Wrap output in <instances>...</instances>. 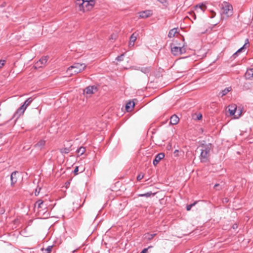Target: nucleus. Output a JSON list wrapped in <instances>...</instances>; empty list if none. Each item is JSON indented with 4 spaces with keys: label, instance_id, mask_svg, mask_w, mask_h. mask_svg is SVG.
I'll return each mask as SVG.
<instances>
[{
    "label": "nucleus",
    "instance_id": "1",
    "mask_svg": "<svg viewBox=\"0 0 253 253\" xmlns=\"http://www.w3.org/2000/svg\"><path fill=\"white\" fill-rule=\"evenodd\" d=\"M95 0L76 2V4L79 5V10L84 12L91 10L95 5Z\"/></svg>",
    "mask_w": 253,
    "mask_h": 253
},
{
    "label": "nucleus",
    "instance_id": "2",
    "mask_svg": "<svg viewBox=\"0 0 253 253\" xmlns=\"http://www.w3.org/2000/svg\"><path fill=\"white\" fill-rule=\"evenodd\" d=\"M86 65L84 64L75 63L68 68L67 72H71V75L76 74L83 71Z\"/></svg>",
    "mask_w": 253,
    "mask_h": 253
},
{
    "label": "nucleus",
    "instance_id": "3",
    "mask_svg": "<svg viewBox=\"0 0 253 253\" xmlns=\"http://www.w3.org/2000/svg\"><path fill=\"white\" fill-rule=\"evenodd\" d=\"M221 14L224 15L226 17L231 16L233 13L232 6L228 2L224 1L221 5Z\"/></svg>",
    "mask_w": 253,
    "mask_h": 253
},
{
    "label": "nucleus",
    "instance_id": "4",
    "mask_svg": "<svg viewBox=\"0 0 253 253\" xmlns=\"http://www.w3.org/2000/svg\"><path fill=\"white\" fill-rule=\"evenodd\" d=\"M211 144L210 143L209 145H206L202 147L200 154V159L201 162H205L207 161L208 154H209L211 150Z\"/></svg>",
    "mask_w": 253,
    "mask_h": 253
},
{
    "label": "nucleus",
    "instance_id": "5",
    "mask_svg": "<svg viewBox=\"0 0 253 253\" xmlns=\"http://www.w3.org/2000/svg\"><path fill=\"white\" fill-rule=\"evenodd\" d=\"M33 99L32 97H29L23 103V105L17 110L15 115H19V116L23 114L27 107L32 103Z\"/></svg>",
    "mask_w": 253,
    "mask_h": 253
},
{
    "label": "nucleus",
    "instance_id": "6",
    "mask_svg": "<svg viewBox=\"0 0 253 253\" xmlns=\"http://www.w3.org/2000/svg\"><path fill=\"white\" fill-rule=\"evenodd\" d=\"M170 48L172 54L174 56L182 54L186 52V49L183 46L179 47L173 44H170Z\"/></svg>",
    "mask_w": 253,
    "mask_h": 253
},
{
    "label": "nucleus",
    "instance_id": "7",
    "mask_svg": "<svg viewBox=\"0 0 253 253\" xmlns=\"http://www.w3.org/2000/svg\"><path fill=\"white\" fill-rule=\"evenodd\" d=\"M152 15V12L151 10H146L139 12V18L145 19L149 17Z\"/></svg>",
    "mask_w": 253,
    "mask_h": 253
},
{
    "label": "nucleus",
    "instance_id": "8",
    "mask_svg": "<svg viewBox=\"0 0 253 253\" xmlns=\"http://www.w3.org/2000/svg\"><path fill=\"white\" fill-rule=\"evenodd\" d=\"M165 157V154L164 153H160L158 154L155 157L153 161V164L154 166H157L159 162Z\"/></svg>",
    "mask_w": 253,
    "mask_h": 253
},
{
    "label": "nucleus",
    "instance_id": "9",
    "mask_svg": "<svg viewBox=\"0 0 253 253\" xmlns=\"http://www.w3.org/2000/svg\"><path fill=\"white\" fill-rule=\"evenodd\" d=\"M138 36V34H137L136 32L133 33L130 37L129 38V42L128 46L129 47H132L134 46V42L136 40L137 37Z\"/></svg>",
    "mask_w": 253,
    "mask_h": 253
},
{
    "label": "nucleus",
    "instance_id": "10",
    "mask_svg": "<svg viewBox=\"0 0 253 253\" xmlns=\"http://www.w3.org/2000/svg\"><path fill=\"white\" fill-rule=\"evenodd\" d=\"M17 171H14L12 172L10 175V180H11V186H13L17 182Z\"/></svg>",
    "mask_w": 253,
    "mask_h": 253
},
{
    "label": "nucleus",
    "instance_id": "11",
    "mask_svg": "<svg viewBox=\"0 0 253 253\" xmlns=\"http://www.w3.org/2000/svg\"><path fill=\"white\" fill-rule=\"evenodd\" d=\"M232 90L231 87H227L220 91L218 94V97H223L226 95L229 91Z\"/></svg>",
    "mask_w": 253,
    "mask_h": 253
},
{
    "label": "nucleus",
    "instance_id": "12",
    "mask_svg": "<svg viewBox=\"0 0 253 253\" xmlns=\"http://www.w3.org/2000/svg\"><path fill=\"white\" fill-rule=\"evenodd\" d=\"M134 102L132 101H129L126 105V110L127 112H129L134 108Z\"/></svg>",
    "mask_w": 253,
    "mask_h": 253
},
{
    "label": "nucleus",
    "instance_id": "13",
    "mask_svg": "<svg viewBox=\"0 0 253 253\" xmlns=\"http://www.w3.org/2000/svg\"><path fill=\"white\" fill-rule=\"evenodd\" d=\"M245 77L247 79L250 80L252 78H253V68L251 69H249L247 70Z\"/></svg>",
    "mask_w": 253,
    "mask_h": 253
},
{
    "label": "nucleus",
    "instance_id": "14",
    "mask_svg": "<svg viewBox=\"0 0 253 253\" xmlns=\"http://www.w3.org/2000/svg\"><path fill=\"white\" fill-rule=\"evenodd\" d=\"M96 89V88L94 86H87L84 89V93L87 94H92L93 93V89Z\"/></svg>",
    "mask_w": 253,
    "mask_h": 253
},
{
    "label": "nucleus",
    "instance_id": "15",
    "mask_svg": "<svg viewBox=\"0 0 253 253\" xmlns=\"http://www.w3.org/2000/svg\"><path fill=\"white\" fill-rule=\"evenodd\" d=\"M179 118L176 115H173L170 118V123L171 125H176L179 122Z\"/></svg>",
    "mask_w": 253,
    "mask_h": 253
},
{
    "label": "nucleus",
    "instance_id": "16",
    "mask_svg": "<svg viewBox=\"0 0 253 253\" xmlns=\"http://www.w3.org/2000/svg\"><path fill=\"white\" fill-rule=\"evenodd\" d=\"M71 146H72V145H71L69 147H65V148L60 149V153L63 155L68 154L72 150V149L71 148Z\"/></svg>",
    "mask_w": 253,
    "mask_h": 253
},
{
    "label": "nucleus",
    "instance_id": "17",
    "mask_svg": "<svg viewBox=\"0 0 253 253\" xmlns=\"http://www.w3.org/2000/svg\"><path fill=\"white\" fill-rule=\"evenodd\" d=\"M195 10H197L198 8L200 9L203 12H204L207 6L204 3H201L199 4H197L195 6Z\"/></svg>",
    "mask_w": 253,
    "mask_h": 253
},
{
    "label": "nucleus",
    "instance_id": "18",
    "mask_svg": "<svg viewBox=\"0 0 253 253\" xmlns=\"http://www.w3.org/2000/svg\"><path fill=\"white\" fill-rule=\"evenodd\" d=\"M45 144V141L44 140H41L35 144V147L41 149L44 146Z\"/></svg>",
    "mask_w": 253,
    "mask_h": 253
},
{
    "label": "nucleus",
    "instance_id": "19",
    "mask_svg": "<svg viewBox=\"0 0 253 253\" xmlns=\"http://www.w3.org/2000/svg\"><path fill=\"white\" fill-rule=\"evenodd\" d=\"M156 235V234H150L149 233H147L144 234L145 239H147L148 241H150L153 239V238Z\"/></svg>",
    "mask_w": 253,
    "mask_h": 253
},
{
    "label": "nucleus",
    "instance_id": "20",
    "mask_svg": "<svg viewBox=\"0 0 253 253\" xmlns=\"http://www.w3.org/2000/svg\"><path fill=\"white\" fill-rule=\"evenodd\" d=\"M177 32V28H173L171 29L168 34V37L169 38H172L174 37L175 34Z\"/></svg>",
    "mask_w": 253,
    "mask_h": 253
},
{
    "label": "nucleus",
    "instance_id": "21",
    "mask_svg": "<svg viewBox=\"0 0 253 253\" xmlns=\"http://www.w3.org/2000/svg\"><path fill=\"white\" fill-rule=\"evenodd\" d=\"M85 151V147L81 146L77 149L76 152L78 153V156H80L84 153Z\"/></svg>",
    "mask_w": 253,
    "mask_h": 253
},
{
    "label": "nucleus",
    "instance_id": "22",
    "mask_svg": "<svg viewBox=\"0 0 253 253\" xmlns=\"http://www.w3.org/2000/svg\"><path fill=\"white\" fill-rule=\"evenodd\" d=\"M48 60V58L46 56L43 57L41 58L38 61V64L39 63H41L42 66V67L43 65H44L47 62Z\"/></svg>",
    "mask_w": 253,
    "mask_h": 253
},
{
    "label": "nucleus",
    "instance_id": "23",
    "mask_svg": "<svg viewBox=\"0 0 253 253\" xmlns=\"http://www.w3.org/2000/svg\"><path fill=\"white\" fill-rule=\"evenodd\" d=\"M236 109H237L236 107H234L231 106V107H229V109H228V111H229L230 115H231V116L234 115L235 113L236 112Z\"/></svg>",
    "mask_w": 253,
    "mask_h": 253
},
{
    "label": "nucleus",
    "instance_id": "24",
    "mask_svg": "<svg viewBox=\"0 0 253 253\" xmlns=\"http://www.w3.org/2000/svg\"><path fill=\"white\" fill-rule=\"evenodd\" d=\"M154 195V194H153V193L151 191L148 192L144 194H139L138 195L139 197H145L146 198L150 197L151 195Z\"/></svg>",
    "mask_w": 253,
    "mask_h": 253
},
{
    "label": "nucleus",
    "instance_id": "25",
    "mask_svg": "<svg viewBox=\"0 0 253 253\" xmlns=\"http://www.w3.org/2000/svg\"><path fill=\"white\" fill-rule=\"evenodd\" d=\"M150 67L142 68L141 71L145 74H148L150 72Z\"/></svg>",
    "mask_w": 253,
    "mask_h": 253
},
{
    "label": "nucleus",
    "instance_id": "26",
    "mask_svg": "<svg viewBox=\"0 0 253 253\" xmlns=\"http://www.w3.org/2000/svg\"><path fill=\"white\" fill-rule=\"evenodd\" d=\"M43 202L42 200H39L36 202L35 204V206H37L38 208H42V205L43 204Z\"/></svg>",
    "mask_w": 253,
    "mask_h": 253
},
{
    "label": "nucleus",
    "instance_id": "27",
    "mask_svg": "<svg viewBox=\"0 0 253 253\" xmlns=\"http://www.w3.org/2000/svg\"><path fill=\"white\" fill-rule=\"evenodd\" d=\"M196 203H197V202H195L194 203H193L192 204L187 205L186 206V210L188 211H190L191 209V208L196 204Z\"/></svg>",
    "mask_w": 253,
    "mask_h": 253
},
{
    "label": "nucleus",
    "instance_id": "28",
    "mask_svg": "<svg viewBox=\"0 0 253 253\" xmlns=\"http://www.w3.org/2000/svg\"><path fill=\"white\" fill-rule=\"evenodd\" d=\"M245 48V45H243L242 47L240 48L234 54H233V56H237L238 54L240 52H241Z\"/></svg>",
    "mask_w": 253,
    "mask_h": 253
},
{
    "label": "nucleus",
    "instance_id": "29",
    "mask_svg": "<svg viewBox=\"0 0 253 253\" xmlns=\"http://www.w3.org/2000/svg\"><path fill=\"white\" fill-rule=\"evenodd\" d=\"M161 3L163 4L164 6L165 7H167L168 6V2L167 0H157Z\"/></svg>",
    "mask_w": 253,
    "mask_h": 253
},
{
    "label": "nucleus",
    "instance_id": "30",
    "mask_svg": "<svg viewBox=\"0 0 253 253\" xmlns=\"http://www.w3.org/2000/svg\"><path fill=\"white\" fill-rule=\"evenodd\" d=\"M124 56V54H122L118 56L116 58V60H117V61H122L123 60Z\"/></svg>",
    "mask_w": 253,
    "mask_h": 253
},
{
    "label": "nucleus",
    "instance_id": "31",
    "mask_svg": "<svg viewBox=\"0 0 253 253\" xmlns=\"http://www.w3.org/2000/svg\"><path fill=\"white\" fill-rule=\"evenodd\" d=\"M41 189V187H37V188L35 189V196H37L39 195V194L40 192Z\"/></svg>",
    "mask_w": 253,
    "mask_h": 253
},
{
    "label": "nucleus",
    "instance_id": "32",
    "mask_svg": "<svg viewBox=\"0 0 253 253\" xmlns=\"http://www.w3.org/2000/svg\"><path fill=\"white\" fill-rule=\"evenodd\" d=\"M52 246H48L45 249V251L47 252L46 253H50L52 249Z\"/></svg>",
    "mask_w": 253,
    "mask_h": 253
},
{
    "label": "nucleus",
    "instance_id": "33",
    "mask_svg": "<svg viewBox=\"0 0 253 253\" xmlns=\"http://www.w3.org/2000/svg\"><path fill=\"white\" fill-rule=\"evenodd\" d=\"M214 188L216 190H219L222 189V186L219 184H215L214 186Z\"/></svg>",
    "mask_w": 253,
    "mask_h": 253
},
{
    "label": "nucleus",
    "instance_id": "34",
    "mask_svg": "<svg viewBox=\"0 0 253 253\" xmlns=\"http://www.w3.org/2000/svg\"><path fill=\"white\" fill-rule=\"evenodd\" d=\"M78 171H79V167L78 166H76L74 169L73 173H74L75 175H77L78 174Z\"/></svg>",
    "mask_w": 253,
    "mask_h": 253
},
{
    "label": "nucleus",
    "instance_id": "35",
    "mask_svg": "<svg viewBox=\"0 0 253 253\" xmlns=\"http://www.w3.org/2000/svg\"><path fill=\"white\" fill-rule=\"evenodd\" d=\"M117 35L115 34H112L111 36H110V40H115L117 38Z\"/></svg>",
    "mask_w": 253,
    "mask_h": 253
},
{
    "label": "nucleus",
    "instance_id": "36",
    "mask_svg": "<svg viewBox=\"0 0 253 253\" xmlns=\"http://www.w3.org/2000/svg\"><path fill=\"white\" fill-rule=\"evenodd\" d=\"M211 14L210 17L211 18H213L215 16L216 13L213 10H211Z\"/></svg>",
    "mask_w": 253,
    "mask_h": 253
},
{
    "label": "nucleus",
    "instance_id": "37",
    "mask_svg": "<svg viewBox=\"0 0 253 253\" xmlns=\"http://www.w3.org/2000/svg\"><path fill=\"white\" fill-rule=\"evenodd\" d=\"M5 61L4 60H0V68H1L4 64Z\"/></svg>",
    "mask_w": 253,
    "mask_h": 253
},
{
    "label": "nucleus",
    "instance_id": "38",
    "mask_svg": "<svg viewBox=\"0 0 253 253\" xmlns=\"http://www.w3.org/2000/svg\"><path fill=\"white\" fill-rule=\"evenodd\" d=\"M151 246H149L148 248L144 249L140 253H147L148 252V249L151 248Z\"/></svg>",
    "mask_w": 253,
    "mask_h": 253
},
{
    "label": "nucleus",
    "instance_id": "39",
    "mask_svg": "<svg viewBox=\"0 0 253 253\" xmlns=\"http://www.w3.org/2000/svg\"><path fill=\"white\" fill-rule=\"evenodd\" d=\"M35 68H39L42 67V66L41 63H39L38 64V61H37L35 65Z\"/></svg>",
    "mask_w": 253,
    "mask_h": 253
},
{
    "label": "nucleus",
    "instance_id": "40",
    "mask_svg": "<svg viewBox=\"0 0 253 253\" xmlns=\"http://www.w3.org/2000/svg\"><path fill=\"white\" fill-rule=\"evenodd\" d=\"M143 178V175L142 174H139L137 176V180H140Z\"/></svg>",
    "mask_w": 253,
    "mask_h": 253
},
{
    "label": "nucleus",
    "instance_id": "41",
    "mask_svg": "<svg viewBox=\"0 0 253 253\" xmlns=\"http://www.w3.org/2000/svg\"><path fill=\"white\" fill-rule=\"evenodd\" d=\"M202 114H199L198 116H197V120H200L202 119Z\"/></svg>",
    "mask_w": 253,
    "mask_h": 253
},
{
    "label": "nucleus",
    "instance_id": "42",
    "mask_svg": "<svg viewBox=\"0 0 253 253\" xmlns=\"http://www.w3.org/2000/svg\"><path fill=\"white\" fill-rule=\"evenodd\" d=\"M232 228H233V229H237V228H238V225H237V224H233V226H232Z\"/></svg>",
    "mask_w": 253,
    "mask_h": 253
},
{
    "label": "nucleus",
    "instance_id": "43",
    "mask_svg": "<svg viewBox=\"0 0 253 253\" xmlns=\"http://www.w3.org/2000/svg\"><path fill=\"white\" fill-rule=\"evenodd\" d=\"M249 40L248 39H247L246 40L245 43L244 45H245V46L246 44H249Z\"/></svg>",
    "mask_w": 253,
    "mask_h": 253
},
{
    "label": "nucleus",
    "instance_id": "44",
    "mask_svg": "<svg viewBox=\"0 0 253 253\" xmlns=\"http://www.w3.org/2000/svg\"><path fill=\"white\" fill-rule=\"evenodd\" d=\"M241 113V111H240V113L238 114V116L237 117H235V118H236V119L238 118L239 116L240 115Z\"/></svg>",
    "mask_w": 253,
    "mask_h": 253
},
{
    "label": "nucleus",
    "instance_id": "45",
    "mask_svg": "<svg viewBox=\"0 0 253 253\" xmlns=\"http://www.w3.org/2000/svg\"><path fill=\"white\" fill-rule=\"evenodd\" d=\"M250 26H253V21H252V22H251V23H250Z\"/></svg>",
    "mask_w": 253,
    "mask_h": 253
},
{
    "label": "nucleus",
    "instance_id": "46",
    "mask_svg": "<svg viewBox=\"0 0 253 253\" xmlns=\"http://www.w3.org/2000/svg\"><path fill=\"white\" fill-rule=\"evenodd\" d=\"M178 152V150H175L174 152V154H175L176 153Z\"/></svg>",
    "mask_w": 253,
    "mask_h": 253
},
{
    "label": "nucleus",
    "instance_id": "47",
    "mask_svg": "<svg viewBox=\"0 0 253 253\" xmlns=\"http://www.w3.org/2000/svg\"><path fill=\"white\" fill-rule=\"evenodd\" d=\"M4 5H5V3H4L1 4V6L3 7V6H4Z\"/></svg>",
    "mask_w": 253,
    "mask_h": 253
}]
</instances>
